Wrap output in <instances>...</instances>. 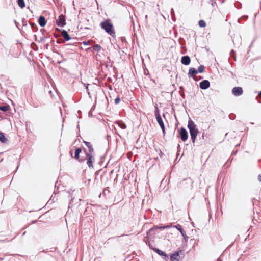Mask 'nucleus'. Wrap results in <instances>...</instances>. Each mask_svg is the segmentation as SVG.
<instances>
[{"mask_svg":"<svg viewBox=\"0 0 261 261\" xmlns=\"http://www.w3.org/2000/svg\"><path fill=\"white\" fill-rule=\"evenodd\" d=\"M100 25L109 35L113 37L115 35V32L110 20L107 19L102 21Z\"/></svg>","mask_w":261,"mask_h":261,"instance_id":"1","label":"nucleus"},{"mask_svg":"<svg viewBox=\"0 0 261 261\" xmlns=\"http://www.w3.org/2000/svg\"><path fill=\"white\" fill-rule=\"evenodd\" d=\"M188 128L189 129L192 141L193 143H195L199 130L194 122L191 119L188 121Z\"/></svg>","mask_w":261,"mask_h":261,"instance_id":"2","label":"nucleus"},{"mask_svg":"<svg viewBox=\"0 0 261 261\" xmlns=\"http://www.w3.org/2000/svg\"><path fill=\"white\" fill-rule=\"evenodd\" d=\"M193 181L190 178L184 179L178 185L180 188L184 189H191L193 188Z\"/></svg>","mask_w":261,"mask_h":261,"instance_id":"3","label":"nucleus"},{"mask_svg":"<svg viewBox=\"0 0 261 261\" xmlns=\"http://www.w3.org/2000/svg\"><path fill=\"white\" fill-rule=\"evenodd\" d=\"M154 114L155 116V118L156 119V121L160 126L163 134H165V125L164 124V122L163 121V120L162 119L161 116L160 114L159 110L157 106L155 107V111H154Z\"/></svg>","mask_w":261,"mask_h":261,"instance_id":"4","label":"nucleus"},{"mask_svg":"<svg viewBox=\"0 0 261 261\" xmlns=\"http://www.w3.org/2000/svg\"><path fill=\"white\" fill-rule=\"evenodd\" d=\"M87 160V164L89 168H93V162L95 161V159L93 154H85Z\"/></svg>","mask_w":261,"mask_h":261,"instance_id":"5","label":"nucleus"},{"mask_svg":"<svg viewBox=\"0 0 261 261\" xmlns=\"http://www.w3.org/2000/svg\"><path fill=\"white\" fill-rule=\"evenodd\" d=\"M65 21L66 20L65 15L61 14L59 16L58 18L56 20V23L58 26L63 27L66 24Z\"/></svg>","mask_w":261,"mask_h":261,"instance_id":"6","label":"nucleus"},{"mask_svg":"<svg viewBox=\"0 0 261 261\" xmlns=\"http://www.w3.org/2000/svg\"><path fill=\"white\" fill-rule=\"evenodd\" d=\"M83 142L88 148V152L85 149H84L85 154H93L94 149L91 143L86 141H83Z\"/></svg>","mask_w":261,"mask_h":261,"instance_id":"7","label":"nucleus"},{"mask_svg":"<svg viewBox=\"0 0 261 261\" xmlns=\"http://www.w3.org/2000/svg\"><path fill=\"white\" fill-rule=\"evenodd\" d=\"M180 137L182 141H185L188 139V133L185 128L181 127L179 130Z\"/></svg>","mask_w":261,"mask_h":261,"instance_id":"8","label":"nucleus"},{"mask_svg":"<svg viewBox=\"0 0 261 261\" xmlns=\"http://www.w3.org/2000/svg\"><path fill=\"white\" fill-rule=\"evenodd\" d=\"M243 91L240 87H235L232 90V94L236 96H239L243 94Z\"/></svg>","mask_w":261,"mask_h":261,"instance_id":"9","label":"nucleus"},{"mask_svg":"<svg viewBox=\"0 0 261 261\" xmlns=\"http://www.w3.org/2000/svg\"><path fill=\"white\" fill-rule=\"evenodd\" d=\"M154 252L157 253L159 255L163 256L165 260H167L169 259L168 256L163 251L156 248H151Z\"/></svg>","mask_w":261,"mask_h":261,"instance_id":"10","label":"nucleus"},{"mask_svg":"<svg viewBox=\"0 0 261 261\" xmlns=\"http://www.w3.org/2000/svg\"><path fill=\"white\" fill-rule=\"evenodd\" d=\"M210 83L208 80H204L199 83V87L201 89L205 90L209 88Z\"/></svg>","mask_w":261,"mask_h":261,"instance_id":"11","label":"nucleus"},{"mask_svg":"<svg viewBox=\"0 0 261 261\" xmlns=\"http://www.w3.org/2000/svg\"><path fill=\"white\" fill-rule=\"evenodd\" d=\"M198 73V71L196 69L193 67H191L189 70L188 73L189 77H193L194 80H196L194 76Z\"/></svg>","mask_w":261,"mask_h":261,"instance_id":"12","label":"nucleus"},{"mask_svg":"<svg viewBox=\"0 0 261 261\" xmlns=\"http://www.w3.org/2000/svg\"><path fill=\"white\" fill-rule=\"evenodd\" d=\"M191 59L188 56H184L182 57L181 62L185 65H188L190 63Z\"/></svg>","mask_w":261,"mask_h":261,"instance_id":"13","label":"nucleus"},{"mask_svg":"<svg viewBox=\"0 0 261 261\" xmlns=\"http://www.w3.org/2000/svg\"><path fill=\"white\" fill-rule=\"evenodd\" d=\"M81 151L82 149L80 148H76L75 151L74 158L76 160H79V162H83L85 160V159L79 158V155L80 153L81 152Z\"/></svg>","mask_w":261,"mask_h":261,"instance_id":"14","label":"nucleus"},{"mask_svg":"<svg viewBox=\"0 0 261 261\" xmlns=\"http://www.w3.org/2000/svg\"><path fill=\"white\" fill-rule=\"evenodd\" d=\"M179 252H181V251L176 252L172 254L170 256V259L171 261H178V256L179 255Z\"/></svg>","mask_w":261,"mask_h":261,"instance_id":"15","label":"nucleus"},{"mask_svg":"<svg viewBox=\"0 0 261 261\" xmlns=\"http://www.w3.org/2000/svg\"><path fill=\"white\" fill-rule=\"evenodd\" d=\"M115 124L122 129H125L127 127L125 123H124L122 121H116L115 122Z\"/></svg>","mask_w":261,"mask_h":261,"instance_id":"16","label":"nucleus"},{"mask_svg":"<svg viewBox=\"0 0 261 261\" xmlns=\"http://www.w3.org/2000/svg\"><path fill=\"white\" fill-rule=\"evenodd\" d=\"M61 35L66 41H69L71 39L69 35L66 30H62L61 32Z\"/></svg>","mask_w":261,"mask_h":261,"instance_id":"17","label":"nucleus"},{"mask_svg":"<svg viewBox=\"0 0 261 261\" xmlns=\"http://www.w3.org/2000/svg\"><path fill=\"white\" fill-rule=\"evenodd\" d=\"M38 22L41 27H44L46 25V21L44 17L40 16L38 19Z\"/></svg>","mask_w":261,"mask_h":261,"instance_id":"18","label":"nucleus"},{"mask_svg":"<svg viewBox=\"0 0 261 261\" xmlns=\"http://www.w3.org/2000/svg\"><path fill=\"white\" fill-rule=\"evenodd\" d=\"M0 141L3 143H7L8 139L6 138L3 133L0 132Z\"/></svg>","mask_w":261,"mask_h":261,"instance_id":"19","label":"nucleus"},{"mask_svg":"<svg viewBox=\"0 0 261 261\" xmlns=\"http://www.w3.org/2000/svg\"><path fill=\"white\" fill-rule=\"evenodd\" d=\"M174 227H175L178 230H179L180 231V232L181 233V234L182 235V237H185V231L182 228V227L180 225L177 224V225H175Z\"/></svg>","mask_w":261,"mask_h":261,"instance_id":"20","label":"nucleus"},{"mask_svg":"<svg viewBox=\"0 0 261 261\" xmlns=\"http://www.w3.org/2000/svg\"><path fill=\"white\" fill-rule=\"evenodd\" d=\"M93 51L96 52H99L101 49V46L98 44H95L92 47Z\"/></svg>","mask_w":261,"mask_h":261,"instance_id":"21","label":"nucleus"},{"mask_svg":"<svg viewBox=\"0 0 261 261\" xmlns=\"http://www.w3.org/2000/svg\"><path fill=\"white\" fill-rule=\"evenodd\" d=\"M10 109V106L9 105H5L0 106V110L3 112H7Z\"/></svg>","mask_w":261,"mask_h":261,"instance_id":"22","label":"nucleus"},{"mask_svg":"<svg viewBox=\"0 0 261 261\" xmlns=\"http://www.w3.org/2000/svg\"><path fill=\"white\" fill-rule=\"evenodd\" d=\"M18 5L21 8H23L25 7V3L24 0H17Z\"/></svg>","mask_w":261,"mask_h":261,"instance_id":"23","label":"nucleus"},{"mask_svg":"<svg viewBox=\"0 0 261 261\" xmlns=\"http://www.w3.org/2000/svg\"><path fill=\"white\" fill-rule=\"evenodd\" d=\"M198 24L200 27L203 28L206 26L205 22L203 20H199L198 22Z\"/></svg>","mask_w":261,"mask_h":261,"instance_id":"24","label":"nucleus"},{"mask_svg":"<svg viewBox=\"0 0 261 261\" xmlns=\"http://www.w3.org/2000/svg\"><path fill=\"white\" fill-rule=\"evenodd\" d=\"M204 68L205 67L203 65H200V66L198 67L197 71L199 73H202L204 71Z\"/></svg>","mask_w":261,"mask_h":261,"instance_id":"25","label":"nucleus"},{"mask_svg":"<svg viewBox=\"0 0 261 261\" xmlns=\"http://www.w3.org/2000/svg\"><path fill=\"white\" fill-rule=\"evenodd\" d=\"M170 226L167 225V226H160V227H155V229H159L160 230H164L165 229L169 228Z\"/></svg>","mask_w":261,"mask_h":261,"instance_id":"26","label":"nucleus"},{"mask_svg":"<svg viewBox=\"0 0 261 261\" xmlns=\"http://www.w3.org/2000/svg\"><path fill=\"white\" fill-rule=\"evenodd\" d=\"M69 198H70V203H69V207H70V206H71L72 205V202H73V198H72V195H70V194L69 195Z\"/></svg>","mask_w":261,"mask_h":261,"instance_id":"27","label":"nucleus"},{"mask_svg":"<svg viewBox=\"0 0 261 261\" xmlns=\"http://www.w3.org/2000/svg\"><path fill=\"white\" fill-rule=\"evenodd\" d=\"M120 101V98L119 97H117L115 99V103L116 105H117L118 104Z\"/></svg>","mask_w":261,"mask_h":261,"instance_id":"28","label":"nucleus"},{"mask_svg":"<svg viewBox=\"0 0 261 261\" xmlns=\"http://www.w3.org/2000/svg\"><path fill=\"white\" fill-rule=\"evenodd\" d=\"M46 38H47V37H46V36H43V37H41L40 42H44L45 41V40Z\"/></svg>","mask_w":261,"mask_h":261,"instance_id":"29","label":"nucleus"},{"mask_svg":"<svg viewBox=\"0 0 261 261\" xmlns=\"http://www.w3.org/2000/svg\"><path fill=\"white\" fill-rule=\"evenodd\" d=\"M83 44L84 45H90V42L89 41H83Z\"/></svg>","mask_w":261,"mask_h":261,"instance_id":"30","label":"nucleus"},{"mask_svg":"<svg viewBox=\"0 0 261 261\" xmlns=\"http://www.w3.org/2000/svg\"><path fill=\"white\" fill-rule=\"evenodd\" d=\"M86 89L87 90V92L88 93V94L89 95V97H91L90 93L89 92L88 87V85L86 86Z\"/></svg>","mask_w":261,"mask_h":261,"instance_id":"31","label":"nucleus"},{"mask_svg":"<svg viewBox=\"0 0 261 261\" xmlns=\"http://www.w3.org/2000/svg\"><path fill=\"white\" fill-rule=\"evenodd\" d=\"M258 180L261 182V174H259L258 176Z\"/></svg>","mask_w":261,"mask_h":261,"instance_id":"32","label":"nucleus"},{"mask_svg":"<svg viewBox=\"0 0 261 261\" xmlns=\"http://www.w3.org/2000/svg\"><path fill=\"white\" fill-rule=\"evenodd\" d=\"M14 22H15V23L16 27L19 29V27H18L19 23L16 22V21H15V20L14 21Z\"/></svg>","mask_w":261,"mask_h":261,"instance_id":"33","label":"nucleus"},{"mask_svg":"<svg viewBox=\"0 0 261 261\" xmlns=\"http://www.w3.org/2000/svg\"><path fill=\"white\" fill-rule=\"evenodd\" d=\"M31 25H32V28L33 29H34V27L37 28V26L35 24H32Z\"/></svg>","mask_w":261,"mask_h":261,"instance_id":"34","label":"nucleus"},{"mask_svg":"<svg viewBox=\"0 0 261 261\" xmlns=\"http://www.w3.org/2000/svg\"><path fill=\"white\" fill-rule=\"evenodd\" d=\"M183 237L184 238V239H185V240L186 241H187V240L188 239V236H187L186 234H185V237Z\"/></svg>","mask_w":261,"mask_h":261,"instance_id":"35","label":"nucleus"},{"mask_svg":"<svg viewBox=\"0 0 261 261\" xmlns=\"http://www.w3.org/2000/svg\"><path fill=\"white\" fill-rule=\"evenodd\" d=\"M48 46H49V44H48V43H47V44H46L45 45V47H46V48L47 49H48Z\"/></svg>","mask_w":261,"mask_h":261,"instance_id":"36","label":"nucleus"},{"mask_svg":"<svg viewBox=\"0 0 261 261\" xmlns=\"http://www.w3.org/2000/svg\"><path fill=\"white\" fill-rule=\"evenodd\" d=\"M243 17L245 18V19L248 18V16H244Z\"/></svg>","mask_w":261,"mask_h":261,"instance_id":"37","label":"nucleus"},{"mask_svg":"<svg viewBox=\"0 0 261 261\" xmlns=\"http://www.w3.org/2000/svg\"><path fill=\"white\" fill-rule=\"evenodd\" d=\"M69 153H70V155H71V156H72V151H70V152H69Z\"/></svg>","mask_w":261,"mask_h":261,"instance_id":"38","label":"nucleus"},{"mask_svg":"<svg viewBox=\"0 0 261 261\" xmlns=\"http://www.w3.org/2000/svg\"><path fill=\"white\" fill-rule=\"evenodd\" d=\"M171 12H172L173 14L174 13V12L173 9H171Z\"/></svg>","mask_w":261,"mask_h":261,"instance_id":"39","label":"nucleus"},{"mask_svg":"<svg viewBox=\"0 0 261 261\" xmlns=\"http://www.w3.org/2000/svg\"><path fill=\"white\" fill-rule=\"evenodd\" d=\"M258 95L261 97V91L259 93Z\"/></svg>","mask_w":261,"mask_h":261,"instance_id":"40","label":"nucleus"},{"mask_svg":"<svg viewBox=\"0 0 261 261\" xmlns=\"http://www.w3.org/2000/svg\"><path fill=\"white\" fill-rule=\"evenodd\" d=\"M150 248L151 249V248H153L152 246H151L150 245H149Z\"/></svg>","mask_w":261,"mask_h":261,"instance_id":"41","label":"nucleus"},{"mask_svg":"<svg viewBox=\"0 0 261 261\" xmlns=\"http://www.w3.org/2000/svg\"><path fill=\"white\" fill-rule=\"evenodd\" d=\"M57 42L58 43H60V41H58V40H57Z\"/></svg>","mask_w":261,"mask_h":261,"instance_id":"42","label":"nucleus"},{"mask_svg":"<svg viewBox=\"0 0 261 261\" xmlns=\"http://www.w3.org/2000/svg\"><path fill=\"white\" fill-rule=\"evenodd\" d=\"M163 117H165V114H164H164H163Z\"/></svg>","mask_w":261,"mask_h":261,"instance_id":"43","label":"nucleus"},{"mask_svg":"<svg viewBox=\"0 0 261 261\" xmlns=\"http://www.w3.org/2000/svg\"><path fill=\"white\" fill-rule=\"evenodd\" d=\"M152 230V229H149V231H151Z\"/></svg>","mask_w":261,"mask_h":261,"instance_id":"44","label":"nucleus"}]
</instances>
